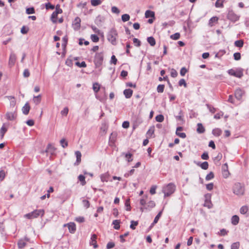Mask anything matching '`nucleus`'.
<instances>
[{
    "instance_id": "obj_1",
    "label": "nucleus",
    "mask_w": 249,
    "mask_h": 249,
    "mask_svg": "<svg viewBox=\"0 0 249 249\" xmlns=\"http://www.w3.org/2000/svg\"><path fill=\"white\" fill-rule=\"evenodd\" d=\"M118 37V34L115 28H111L107 33V39L113 45L117 44V39Z\"/></svg>"
},
{
    "instance_id": "obj_2",
    "label": "nucleus",
    "mask_w": 249,
    "mask_h": 249,
    "mask_svg": "<svg viewBox=\"0 0 249 249\" xmlns=\"http://www.w3.org/2000/svg\"><path fill=\"white\" fill-rule=\"evenodd\" d=\"M233 192L235 195L241 196L244 194L245 187L241 183H236L233 186Z\"/></svg>"
},
{
    "instance_id": "obj_3",
    "label": "nucleus",
    "mask_w": 249,
    "mask_h": 249,
    "mask_svg": "<svg viewBox=\"0 0 249 249\" xmlns=\"http://www.w3.org/2000/svg\"><path fill=\"white\" fill-rule=\"evenodd\" d=\"M44 214V211L43 209L36 210L31 213L26 214L24 217L29 219L37 218L39 216H42Z\"/></svg>"
},
{
    "instance_id": "obj_4",
    "label": "nucleus",
    "mask_w": 249,
    "mask_h": 249,
    "mask_svg": "<svg viewBox=\"0 0 249 249\" xmlns=\"http://www.w3.org/2000/svg\"><path fill=\"white\" fill-rule=\"evenodd\" d=\"M175 189L176 186L173 183H169L163 189V192L164 194V197L170 196L175 192Z\"/></svg>"
},
{
    "instance_id": "obj_5",
    "label": "nucleus",
    "mask_w": 249,
    "mask_h": 249,
    "mask_svg": "<svg viewBox=\"0 0 249 249\" xmlns=\"http://www.w3.org/2000/svg\"><path fill=\"white\" fill-rule=\"evenodd\" d=\"M104 55L102 53H98L95 54L94 63L96 68L100 67L103 63Z\"/></svg>"
},
{
    "instance_id": "obj_6",
    "label": "nucleus",
    "mask_w": 249,
    "mask_h": 249,
    "mask_svg": "<svg viewBox=\"0 0 249 249\" xmlns=\"http://www.w3.org/2000/svg\"><path fill=\"white\" fill-rule=\"evenodd\" d=\"M117 133L116 132H113L111 133L108 142L109 146H113L115 145V143L117 139Z\"/></svg>"
},
{
    "instance_id": "obj_7",
    "label": "nucleus",
    "mask_w": 249,
    "mask_h": 249,
    "mask_svg": "<svg viewBox=\"0 0 249 249\" xmlns=\"http://www.w3.org/2000/svg\"><path fill=\"white\" fill-rule=\"evenodd\" d=\"M222 176L224 178H228L230 175V173L228 170V165L227 163H225L222 166Z\"/></svg>"
},
{
    "instance_id": "obj_8",
    "label": "nucleus",
    "mask_w": 249,
    "mask_h": 249,
    "mask_svg": "<svg viewBox=\"0 0 249 249\" xmlns=\"http://www.w3.org/2000/svg\"><path fill=\"white\" fill-rule=\"evenodd\" d=\"M227 18L232 22H235L239 19V17L231 11L229 12Z\"/></svg>"
},
{
    "instance_id": "obj_9",
    "label": "nucleus",
    "mask_w": 249,
    "mask_h": 249,
    "mask_svg": "<svg viewBox=\"0 0 249 249\" xmlns=\"http://www.w3.org/2000/svg\"><path fill=\"white\" fill-rule=\"evenodd\" d=\"M81 19L79 17H76L72 23V26L75 30H78L81 26Z\"/></svg>"
},
{
    "instance_id": "obj_10",
    "label": "nucleus",
    "mask_w": 249,
    "mask_h": 249,
    "mask_svg": "<svg viewBox=\"0 0 249 249\" xmlns=\"http://www.w3.org/2000/svg\"><path fill=\"white\" fill-rule=\"evenodd\" d=\"M5 116L6 118L8 120L13 121L16 119L17 114L16 111L14 112H8L6 113Z\"/></svg>"
},
{
    "instance_id": "obj_11",
    "label": "nucleus",
    "mask_w": 249,
    "mask_h": 249,
    "mask_svg": "<svg viewBox=\"0 0 249 249\" xmlns=\"http://www.w3.org/2000/svg\"><path fill=\"white\" fill-rule=\"evenodd\" d=\"M228 73L238 78H241L243 76V72L241 71L236 72L233 69H230L228 71Z\"/></svg>"
},
{
    "instance_id": "obj_12",
    "label": "nucleus",
    "mask_w": 249,
    "mask_h": 249,
    "mask_svg": "<svg viewBox=\"0 0 249 249\" xmlns=\"http://www.w3.org/2000/svg\"><path fill=\"white\" fill-rule=\"evenodd\" d=\"M155 206V203L154 201L150 200L147 204L146 206L144 208H141V211L143 212L144 209L150 210L151 209L154 208Z\"/></svg>"
},
{
    "instance_id": "obj_13",
    "label": "nucleus",
    "mask_w": 249,
    "mask_h": 249,
    "mask_svg": "<svg viewBox=\"0 0 249 249\" xmlns=\"http://www.w3.org/2000/svg\"><path fill=\"white\" fill-rule=\"evenodd\" d=\"M244 91L243 90H242L241 89H237L235 91V93H234L235 97L237 100H240L242 98V96L244 94Z\"/></svg>"
},
{
    "instance_id": "obj_14",
    "label": "nucleus",
    "mask_w": 249,
    "mask_h": 249,
    "mask_svg": "<svg viewBox=\"0 0 249 249\" xmlns=\"http://www.w3.org/2000/svg\"><path fill=\"white\" fill-rule=\"evenodd\" d=\"M62 13V12H61L60 10H59L58 9H55V10L52 13V16H51V19H52V22L53 23H56V18H57L58 14H61Z\"/></svg>"
},
{
    "instance_id": "obj_15",
    "label": "nucleus",
    "mask_w": 249,
    "mask_h": 249,
    "mask_svg": "<svg viewBox=\"0 0 249 249\" xmlns=\"http://www.w3.org/2000/svg\"><path fill=\"white\" fill-rule=\"evenodd\" d=\"M240 213L242 214L246 215V217L249 216V207L247 205L241 207L240 209Z\"/></svg>"
},
{
    "instance_id": "obj_16",
    "label": "nucleus",
    "mask_w": 249,
    "mask_h": 249,
    "mask_svg": "<svg viewBox=\"0 0 249 249\" xmlns=\"http://www.w3.org/2000/svg\"><path fill=\"white\" fill-rule=\"evenodd\" d=\"M97 235L95 234H93L91 235L90 238V245H92L94 248H97L98 247V245L97 244L96 242Z\"/></svg>"
},
{
    "instance_id": "obj_17",
    "label": "nucleus",
    "mask_w": 249,
    "mask_h": 249,
    "mask_svg": "<svg viewBox=\"0 0 249 249\" xmlns=\"http://www.w3.org/2000/svg\"><path fill=\"white\" fill-rule=\"evenodd\" d=\"M16 55L15 54L12 53L10 54L9 60V65L11 67L13 66L16 62Z\"/></svg>"
},
{
    "instance_id": "obj_18",
    "label": "nucleus",
    "mask_w": 249,
    "mask_h": 249,
    "mask_svg": "<svg viewBox=\"0 0 249 249\" xmlns=\"http://www.w3.org/2000/svg\"><path fill=\"white\" fill-rule=\"evenodd\" d=\"M69 231L73 233L76 231V225L74 223L71 222L67 224Z\"/></svg>"
},
{
    "instance_id": "obj_19",
    "label": "nucleus",
    "mask_w": 249,
    "mask_h": 249,
    "mask_svg": "<svg viewBox=\"0 0 249 249\" xmlns=\"http://www.w3.org/2000/svg\"><path fill=\"white\" fill-rule=\"evenodd\" d=\"M30 109V105L28 103H26L22 108V113L24 115H27L29 112Z\"/></svg>"
},
{
    "instance_id": "obj_20",
    "label": "nucleus",
    "mask_w": 249,
    "mask_h": 249,
    "mask_svg": "<svg viewBox=\"0 0 249 249\" xmlns=\"http://www.w3.org/2000/svg\"><path fill=\"white\" fill-rule=\"evenodd\" d=\"M56 148L51 144H49L47 146L46 152L53 155L54 153Z\"/></svg>"
},
{
    "instance_id": "obj_21",
    "label": "nucleus",
    "mask_w": 249,
    "mask_h": 249,
    "mask_svg": "<svg viewBox=\"0 0 249 249\" xmlns=\"http://www.w3.org/2000/svg\"><path fill=\"white\" fill-rule=\"evenodd\" d=\"M75 155L76 157V161L74 163V165H78L81 160V153L79 151H76L75 152Z\"/></svg>"
},
{
    "instance_id": "obj_22",
    "label": "nucleus",
    "mask_w": 249,
    "mask_h": 249,
    "mask_svg": "<svg viewBox=\"0 0 249 249\" xmlns=\"http://www.w3.org/2000/svg\"><path fill=\"white\" fill-rule=\"evenodd\" d=\"M133 94V90L130 89H125L124 91V94L126 98H130Z\"/></svg>"
},
{
    "instance_id": "obj_23",
    "label": "nucleus",
    "mask_w": 249,
    "mask_h": 249,
    "mask_svg": "<svg viewBox=\"0 0 249 249\" xmlns=\"http://www.w3.org/2000/svg\"><path fill=\"white\" fill-rule=\"evenodd\" d=\"M218 20V18H217V17H213L211 18L209 20V23H208L209 26L210 27H212V26H214V23H217Z\"/></svg>"
},
{
    "instance_id": "obj_24",
    "label": "nucleus",
    "mask_w": 249,
    "mask_h": 249,
    "mask_svg": "<svg viewBox=\"0 0 249 249\" xmlns=\"http://www.w3.org/2000/svg\"><path fill=\"white\" fill-rule=\"evenodd\" d=\"M105 18L103 17L98 16L95 20V23L98 26L101 25L104 21Z\"/></svg>"
},
{
    "instance_id": "obj_25",
    "label": "nucleus",
    "mask_w": 249,
    "mask_h": 249,
    "mask_svg": "<svg viewBox=\"0 0 249 249\" xmlns=\"http://www.w3.org/2000/svg\"><path fill=\"white\" fill-rule=\"evenodd\" d=\"M239 221V218L238 216L234 215L231 217V223L233 225H236L238 224Z\"/></svg>"
},
{
    "instance_id": "obj_26",
    "label": "nucleus",
    "mask_w": 249,
    "mask_h": 249,
    "mask_svg": "<svg viewBox=\"0 0 249 249\" xmlns=\"http://www.w3.org/2000/svg\"><path fill=\"white\" fill-rule=\"evenodd\" d=\"M212 133L213 135L218 137L222 134V130L218 128H214L213 130Z\"/></svg>"
},
{
    "instance_id": "obj_27",
    "label": "nucleus",
    "mask_w": 249,
    "mask_h": 249,
    "mask_svg": "<svg viewBox=\"0 0 249 249\" xmlns=\"http://www.w3.org/2000/svg\"><path fill=\"white\" fill-rule=\"evenodd\" d=\"M145 17L146 18H154L155 13L151 10H147L145 13Z\"/></svg>"
},
{
    "instance_id": "obj_28",
    "label": "nucleus",
    "mask_w": 249,
    "mask_h": 249,
    "mask_svg": "<svg viewBox=\"0 0 249 249\" xmlns=\"http://www.w3.org/2000/svg\"><path fill=\"white\" fill-rule=\"evenodd\" d=\"M197 132L198 133H203L205 131V128L203 127V125L201 123H198L197 124Z\"/></svg>"
},
{
    "instance_id": "obj_29",
    "label": "nucleus",
    "mask_w": 249,
    "mask_h": 249,
    "mask_svg": "<svg viewBox=\"0 0 249 249\" xmlns=\"http://www.w3.org/2000/svg\"><path fill=\"white\" fill-rule=\"evenodd\" d=\"M147 41L151 46H154L156 44L155 39L153 36L148 37Z\"/></svg>"
},
{
    "instance_id": "obj_30",
    "label": "nucleus",
    "mask_w": 249,
    "mask_h": 249,
    "mask_svg": "<svg viewBox=\"0 0 249 249\" xmlns=\"http://www.w3.org/2000/svg\"><path fill=\"white\" fill-rule=\"evenodd\" d=\"M120 221L119 220H114L113 221L112 224L114 225V228L115 230H119L120 228Z\"/></svg>"
},
{
    "instance_id": "obj_31",
    "label": "nucleus",
    "mask_w": 249,
    "mask_h": 249,
    "mask_svg": "<svg viewBox=\"0 0 249 249\" xmlns=\"http://www.w3.org/2000/svg\"><path fill=\"white\" fill-rule=\"evenodd\" d=\"M78 180L80 181L81 184L82 185H85L86 184V181H85V177L83 175H80L78 177Z\"/></svg>"
},
{
    "instance_id": "obj_32",
    "label": "nucleus",
    "mask_w": 249,
    "mask_h": 249,
    "mask_svg": "<svg viewBox=\"0 0 249 249\" xmlns=\"http://www.w3.org/2000/svg\"><path fill=\"white\" fill-rule=\"evenodd\" d=\"M154 133V126L151 127L146 133L147 137H152Z\"/></svg>"
},
{
    "instance_id": "obj_33",
    "label": "nucleus",
    "mask_w": 249,
    "mask_h": 249,
    "mask_svg": "<svg viewBox=\"0 0 249 249\" xmlns=\"http://www.w3.org/2000/svg\"><path fill=\"white\" fill-rule=\"evenodd\" d=\"M243 45L244 41L242 39L236 40L234 42V45L237 47H242Z\"/></svg>"
},
{
    "instance_id": "obj_34",
    "label": "nucleus",
    "mask_w": 249,
    "mask_h": 249,
    "mask_svg": "<svg viewBox=\"0 0 249 249\" xmlns=\"http://www.w3.org/2000/svg\"><path fill=\"white\" fill-rule=\"evenodd\" d=\"M103 0H91V4L93 6H96L101 4Z\"/></svg>"
},
{
    "instance_id": "obj_35",
    "label": "nucleus",
    "mask_w": 249,
    "mask_h": 249,
    "mask_svg": "<svg viewBox=\"0 0 249 249\" xmlns=\"http://www.w3.org/2000/svg\"><path fill=\"white\" fill-rule=\"evenodd\" d=\"M93 89L95 93H97L100 89V86L98 83H95L93 84Z\"/></svg>"
},
{
    "instance_id": "obj_36",
    "label": "nucleus",
    "mask_w": 249,
    "mask_h": 249,
    "mask_svg": "<svg viewBox=\"0 0 249 249\" xmlns=\"http://www.w3.org/2000/svg\"><path fill=\"white\" fill-rule=\"evenodd\" d=\"M161 213H162V211H160L156 216V217H155L154 220V221L153 222V225H155V224H156L158 222L160 217L161 215Z\"/></svg>"
},
{
    "instance_id": "obj_37",
    "label": "nucleus",
    "mask_w": 249,
    "mask_h": 249,
    "mask_svg": "<svg viewBox=\"0 0 249 249\" xmlns=\"http://www.w3.org/2000/svg\"><path fill=\"white\" fill-rule=\"evenodd\" d=\"M18 245L19 249H22L26 245V243L23 240H20L18 243Z\"/></svg>"
},
{
    "instance_id": "obj_38",
    "label": "nucleus",
    "mask_w": 249,
    "mask_h": 249,
    "mask_svg": "<svg viewBox=\"0 0 249 249\" xmlns=\"http://www.w3.org/2000/svg\"><path fill=\"white\" fill-rule=\"evenodd\" d=\"M130 19V16L128 14H125L122 16V20L124 22L127 21Z\"/></svg>"
},
{
    "instance_id": "obj_39",
    "label": "nucleus",
    "mask_w": 249,
    "mask_h": 249,
    "mask_svg": "<svg viewBox=\"0 0 249 249\" xmlns=\"http://www.w3.org/2000/svg\"><path fill=\"white\" fill-rule=\"evenodd\" d=\"M155 119L157 122L161 123L164 120V116L162 114H160L157 115Z\"/></svg>"
},
{
    "instance_id": "obj_40",
    "label": "nucleus",
    "mask_w": 249,
    "mask_h": 249,
    "mask_svg": "<svg viewBox=\"0 0 249 249\" xmlns=\"http://www.w3.org/2000/svg\"><path fill=\"white\" fill-rule=\"evenodd\" d=\"M214 174L213 172H211L209 174L207 175L205 178V179L207 181L213 179L214 178Z\"/></svg>"
},
{
    "instance_id": "obj_41",
    "label": "nucleus",
    "mask_w": 249,
    "mask_h": 249,
    "mask_svg": "<svg viewBox=\"0 0 249 249\" xmlns=\"http://www.w3.org/2000/svg\"><path fill=\"white\" fill-rule=\"evenodd\" d=\"M129 232L127 231L124 233V234L120 235V241L121 242L124 243L125 241V240L124 239V238H125V237L129 235Z\"/></svg>"
},
{
    "instance_id": "obj_42",
    "label": "nucleus",
    "mask_w": 249,
    "mask_h": 249,
    "mask_svg": "<svg viewBox=\"0 0 249 249\" xmlns=\"http://www.w3.org/2000/svg\"><path fill=\"white\" fill-rule=\"evenodd\" d=\"M26 13L29 15V14H33L35 13V10L34 7H30L26 8Z\"/></svg>"
},
{
    "instance_id": "obj_43",
    "label": "nucleus",
    "mask_w": 249,
    "mask_h": 249,
    "mask_svg": "<svg viewBox=\"0 0 249 249\" xmlns=\"http://www.w3.org/2000/svg\"><path fill=\"white\" fill-rule=\"evenodd\" d=\"M200 167L204 170H207L209 167V164L207 161H204L200 164Z\"/></svg>"
},
{
    "instance_id": "obj_44",
    "label": "nucleus",
    "mask_w": 249,
    "mask_h": 249,
    "mask_svg": "<svg viewBox=\"0 0 249 249\" xmlns=\"http://www.w3.org/2000/svg\"><path fill=\"white\" fill-rule=\"evenodd\" d=\"M138 225V221H131V224L130 225V228L132 230H135L136 229V227Z\"/></svg>"
},
{
    "instance_id": "obj_45",
    "label": "nucleus",
    "mask_w": 249,
    "mask_h": 249,
    "mask_svg": "<svg viewBox=\"0 0 249 249\" xmlns=\"http://www.w3.org/2000/svg\"><path fill=\"white\" fill-rule=\"evenodd\" d=\"M223 1L222 0H217L215 6L216 7H223Z\"/></svg>"
},
{
    "instance_id": "obj_46",
    "label": "nucleus",
    "mask_w": 249,
    "mask_h": 249,
    "mask_svg": "<svg viewBox=\"0 0 249 249\" xmlns=\"http://www.w3.org/2000/svg\"><path fill=\"white\" fill-rule=\"evenodd\" d=\"M164 85H159L157 87V91L159 93H162L164 91Z\"/></svg>"
},
{
    "instance_id": "obj_47",
    "label": "nucleus",
    "mask_w": 249,
    "mask_h": 249,
    "mask_svg": "<svg viewBox=\"0 0 249 249\" xmlns=\"http://www.w3.org/2000/svg\"><path fill=\"white\" fill-rule=\"evenodd\" d=\"M180 37V34L178 33H176L173 35H172L170 36V38L174 40H178Z\"/></svg>"
},
{
    "instance_id": "obj_48",
    "label": "nucleus",
    "mask_w": 249,
    "mask_h": 249,
    "mask_svg": "<svg viewBox=\"0 0 249 249\" xmlns=\"http://www.w3.org/2000/svg\"><path fill=\"white\" fill-rule=\"evenodd\" d=\"M240 246V243L236 242L233 243L231 245V249H238Z\"/></svg>"
},
{
    "instance_id": "obj_49",
    "label": "nucleus",
    "mask_w": 249,
    "mask_h": 249,
    "mask_svg": "<svg viewBox=\"0 0 249 249\" xmlns=\"http://www.w3.org/2000/svg\"><path fill=\"white\" fill-rule=\"evenodd\" d=\"M91 39L93 42H97L99 41V37L96 35H91L90 36Z\"/></svg>"
},
{
    "instance_id": "obj_50",
    "label": "nucleus",
    "mask_w": 249,
    "mask_h": 249,
    "mask_svg": "<svg viewBox=\"0 0 249 249\" xmlns=\"http://www.w3.org/2000/svg\"><path fill=\"white\" fill-rule=\"evenodd\" d=\"M7 129L5 128L4 126H2L0 130V134L1 135V138H2L4 136V134L7 131Z\"/></svg>"
},
{
    "instance_id": "obj_51",
    "label": "nucleus",
    "mask_w": 249,
    "mask_h": 249,
    "mask_svg": "<svg viewBox=\"0 0 249 249\" xmlns=\"http://www.w3.org/2000/svg\"><path fill=\"white\" fill-rule=\"evenodd\" d=\"M125 206L126 207V211H130L131 209L130 204V199H127L126 200L125 202Z\"/></svg>"
},
{
    "instance_id": "obj_52",
    "label": "nucleus",
    "mask_w": 249,
    "mask_h": 249,
    "mask_svg": "<svg viewBox=\"0 0 249 249\" xmlns=\"http://www.w3.org/2000/svg\"><path fill=\"white\" fill-rule=\"evenodd\" d=\"M75 65L80 68H85L87 66V65L84 61H82L81 63L79 62H77L75 63Z\"/></svg>"
},
{
    "instance_id": "obj_53",
    "label": "nucleus",
    "mask_w": 249,
    "mask_h": 249,
    "mask_svg": "<svg viewBox=\"0 0 249 249\" xmlns=\"http://www.w3.org/2000/svg\"><path fill=\"white\" fill-rule=\"evenodd\" d=\"M33 100H34V102L36 104H39L40 102V101H41V96H40V95H38L37 96H34Z\"/></svg>"
},
{
    "instance_id": "obj_54",
    "label": "nucleus",
    "mask_w": 249,
    "mask_h": 249,
    "mask_svg": "<svg viewBox=\"0 0 249 249\" xmlns=\"http://www.w3.org/2000/svg\"><path fill=\"white\" fill-rule=\"evenodd\" d=\"M132 154L130 153H126L125 155V157L126 159L128 162H131L133 160L132 158Z\"/></svg>"
},
{
    "instance_id": "obj_55",
    "label": "nucleus",
    "mask_w": 249,
    "mask_h": 249,
    "mask_svg": "<svg viewBox=\"0 0 249 249\" xmlns=\"http://www.w3.org/2000/svg\"><path fill=\"white\" fill-rule=\"evenodd\" d=\"M60 144L63 148H65L68 146V142L66 141L64 139H62L60 140Z\"/></svg>"
},
{
    "instance_id": "obj_56",
    "label": "nucleus",
    "mask_w": 249,
    "mask_h": 249,
    "mask_svg": "<svg viewBox=\"0 0 249 249\" xmlns=\"http://www.w3.org/2000/svg\"><path fill=\"white\" fill-rule=\"evenodd\" d=\"M133 43L135 44V45L137 47H140L141 44V41L136 38H134L133 39Z\"/></svg>"
},
{
    "instance_id": "obj_57",
    "label": "nucleus",
    "mask_w": 249,
    "mask_h": 249,
    "mask_svg": "<svg viewBox=\"0 0 249 249\" xmlns=\"http://www.w3.org/2000/svg\"><path fill=\"white\" fill-rule=\"evenodd\" d=\"M233 57L235 60H239L241 59V54L240 53H235L233 54Z\"/></svg>"
},
{
    "instance_id": "obj_58",
    "label": "nucleus",
    "mask_w": 249,
    "mask_h": 249,
    "mask_svg": "<svg viewBox=\"0 0 249 249\" xmlns=\"http://www.w3.org/2000/svg\"><path fill=\"white\" fill-rule=\"evenodd\" d=\"M208 108L209 109V111L212 112V113H214L216 111V108L214 107H212V106L207 104L206 105Z\"/></svg>"
},
{
    "instance_id": "obj_59",
    "label": "nucleus",
    "mask_w": 249,
    "mask_h": 249,
    "mask_svg": "<svg viewBox=\"0 0 249 249\" xmlns=\"http://www.w3.org/2000/svg\"><path fill=\"white\" fill-rule=\"evenodd\" d=\"M69 112V108L67 107H65L61 111V114L63 116H67Z\"/></svg>"
},
{
    "instance_id": "obj_60",
    "label": "nucleus",
    "mask_w": 249,
    "mask_h": 249,
    "mask_svg": "<svg viewBox=\"0 0 249 249\" xmlns=\"http://www.w3.org/2000/svg\"><path fill=\"white\" fill-rule=\"evenodd\" d=\"M45 7L46 9H53L54 8V6L53 5H52L51 3L48 2L46 3L45 4Z\"/></svg>"
},
{
    "instance_id": "obj_61",
    "label": "nucleus",
    "mask_w": 249,
    "mask_h": 249,
    "mask_svg": "<svg viewBox=\"0 0 249 249\" xmlns=\"http://www.w3.org/2000/svg\"><path fill=\"white\" fill-rule=\"evenodd\" d=\"M108 175L107 174H103L101 176V179L102 182L107 181Z\"/></svg>"
},
{
    "instance_id": "obj_62",
    "label": "nucleus",
    "mask_w": 249,
    "mask_h": 249,
    "mask_svg": "<svg viewBox=\"0 0 249 249\" xmlns=\"http://www.w3.org/2000/svg\"><path fill=\"white\" fill-rule=\"evenodd\" d=\"M83 204L85 207L86 208H88L89 207L90 203L86 199H84L82 201Z\"/></svg>"
},
{
    "instance_id": "obj_63",
    "label": "nucleus",
    "mask_w": 249,
    "mask_h": 249,
    "mask_svg": "<svg viewBox=\"0 0 249 249\" xmlns=\"http://www.w3.org/2000/svg\"><path fill=\"white\" fill-rule=\"evenodd\" d=\"M178 85L179 86H184L185 87H187V84L184 79H181L179 81Z\"/></svg>"
},
{
    "instance_id": "obj_64",
    "label": "nucleus",
    "mask_w": 249,
    "mask_h": 249,
    "mask_svg": "<svg viewBox=\"0 0 249 249\" xmlns=\"http://www.w3.org/2000/svg\"><path fill=\"white\" fill-rule=\"evenodd\" d=\"M201 158L203 160H207L209 159V157L207 152H204L201 156Z\"/></svg>"
}]
</instances>
